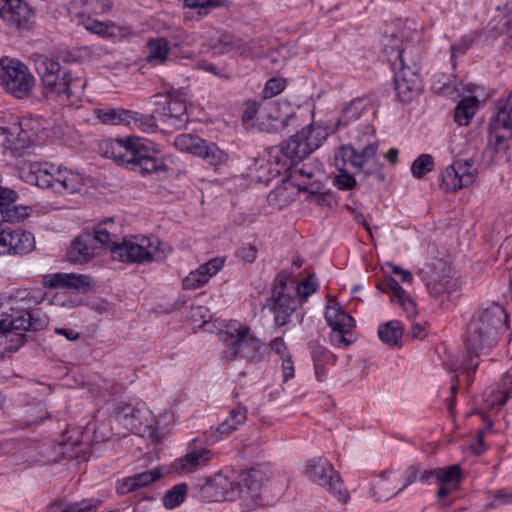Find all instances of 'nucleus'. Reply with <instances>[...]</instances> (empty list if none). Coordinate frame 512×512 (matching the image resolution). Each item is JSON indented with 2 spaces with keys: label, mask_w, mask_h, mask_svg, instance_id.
<instances>
[{
  "label": "nucleus",
  "mask_w": 512,
  "mask_h": 512,
  "mask_svg": "<svg viewBox=\"0 0 512 512\" xmlns=\"http://www.w3.org/2000/svg\"><path fill=\"white\" fill-rule=\"evenodd\" d=\"M508 316L502 306L493 304L475 312L470 318L465 334V356L463 366L474 373L478 362L474 359L490 353L497 344L500 330Z\"/></svg>",
  "instance_id": "f257e3e1"
},
{
  "label": "nucleus",
  "mask_w": 512,
  "mask_h": 512,
  "mask_svg": "<svg viewBox=\"0 0 512 512\" xmlns=\"http://www.w3.org/2000/svg\"><path fill=\"white\" fill-rule=\"evenodd\" d=\"M327 137L321 127L309 125L289 138L280 146L266 150L267 159L257 160L255 170L261 171L267 167V173L257 176L258 180L266 182L279 175L282 169H287L319 148Z\"/></svg>",
  "instance_id": "f03ea898"
},
{
  "label": "nucleus",
  "mask_w": 512,
  "mask_h": 512,
  "mask_svg": "<svg viewBox=\"0 0 512 512\" xmlns=\"http://www.w3.org/2000/svg\"><path fill=\"white\" fill-rule=\"evenodd\" d=\"M240 480L234 473H219L207 479L203 490L214 501H233L240 498L248 508L260 505L261 489L269 481V475L260 468H253L241 474Z\"/></svg>",
  "instance_id": "7ed1b4c3"
},
{
  "label": "nucleus",
  "mask_w": 512,
  "mask_h": 512,
  "mask_svg": "<svg viewBox=\"0 0 512 512\" xmlns=\"http://www.w3.org/2000/svg\"><path fill=\"white\" fill-rule=\"evenodd\" d=\"M100 152L106 158L113 159L117 164L128 167L142 175L164 170L163 162L154 157V148L149 142L139 137L103 140L99 144Z\"/></svg>",
  "instance_id": "20e7f679"
},
{
  "label": "nucleus",
  "mask_w": 512,
  "mask_h": 512,
  "mask_svg": "<svg viewBox=\"0 0 512 512\" xmlns=\"http://www.w3.org/2000/svg\"><path fill=\"white\" fill-rule=\"evenodd\" d=\"M451 267L441 259H433L423 265L418 276L429 295L443 308L455 305L460 297L458 280L451 274Z\"/></svg>",
  "instance_id": "39448f33"
},
{
  "label": "nucleus",
  "mask_w": 512,
  "mask_h": 512,
  "mask_svg": "<svg viewBox=\"0 0 512 512\" xmlns=\"http://www.w3.org/2000/svg\"><path fill=\"white\" fill-rule=\"evenodd\" d=\"M22 173L26 182L40 188H50L59 194L74 193L83 186L79 173L48 163L31 162Z\"/></svg>",
  "instance_id": "423d86ee"
},
{
  "label": "nucleus",
  "mask_w": 512,
  "mask_h": 512,
  "mask_svg": "<svg viewBox=\"0 0 512 512\" xmlns=\"http://www.w3.org/2000/svg\"><path fill=\"white\" fill-rule=\"evenodd\" d=\"M377 150V143L366 145L360 152L350 145L341 146L334 155L335 166L340 172L334 179V185L340 190H351L356 186V179L346 170L347 164H350L357 172L371 175L372 167L366 168V166L375 162Z\"/></svg>",
  "instance_id": "0eeeda50"
},
{
  "label": "nucleus",
  "mask_w": 512,
  "mask_h": 512,
  "mask_svg": "<svg viewBox=\"0 0 512 512\" xmlns=\"http://www.w3.org/2000/svg\"><path fill=\"white\" fill-rule=\"evenodd\" d=\"M170 253V247L158 239L144 236L123 237L121 243L112 249V258L123 263L147 264L163 261Z\"/></svg>",
  "instance_id": "6e6552de"
},
{
  "label": "nucleus",
  "mask_w": 512,
  "mask_h": 512,
  "mask_svg": "<svg viewBox=\"0 0 512 512\" xmlns=\"http://www.w3.org/2000/svg\"><path fill=\"white\" fill-rule=\"evenodd\" d=\"M35 70L42 81L46 96L56 95L62 101L69 100L72 96H77L84 86L81 79L73 78L69 72H64L60 77L59 62L45 55L35 58Z\"/></svg>",
  "instance_id": "1a4fd4ad"
},
{
  "label": "nucleus",
  "mask_w": 512,
  "mask_h": 512,
  "mask_svg": "<svg viewBox=\"0 0 512 512\" xmlns=\"http://www.w3.org/2000/svg\"><path fill=\"white\" fill-rule=\"evenodd\" d=\"M222 340L228 347V359L231 361L241 358L256 363L264 358L267 350L250 328L238 321H230L226 325Z\"/></svg>",
  "instance_id": "9d476101"
},
{
  "label": "nucleus",
  "mask_w": 512,
  "mask_h": 512,
  "mask_svg": "<svg viewBox=\"0 0 512 512\" xmlns=\"http://www.w3.org/2000/svg\"><path fill=\"white\" fill-rule=\"evenodd\" d=\"M114 416L131 433L140 434L158 428V420L143 402L119 403L114 409Z\"/></svg>",
  "instance_id": "9b49d317"
},
{
  "label": "nucleus",
  "mask_w": 512,
  "mask_h": 512,
  "mask_svg": "<svg viewBox=\"0 0 512 512\" xmlns=\"http://www.w3.org/2000/svg\"><path fill=\"white\" fill-rule=\"evenodd\" d=\"M288 277L278 275L275 279V285L272 289L271 297L266 300L264 305L274 315V321L277 326L285 325L292 313L301 304L287 286Z\"/></svg>",
  "instance_id": "f8f14e48"
},
{
  "label": "nucleus",
  "mask_w": 512,
  "mask_h": 512,
  "mask_svg": "<svg viewBox=\"0 0 512 512\" xmlns=\"http://www.w3.org/2000/svg\"><path fill=\"white\" fill-rule=\"evenodd\" d=\"M305 475L313 483L326 488L340 501L345 502L348 499V492L343 482L327 459L322 457L310 459L306 464Z\"/></svg>",
  "instance_id": "ddd939ff"
},
{
  "label": "nucleus",
  "mask_w": 512,
  "mask_h": 512,
  "mask_svg": "<svg viewBox=\"0 0 512 512\" xmlns=\"http://www.w3.org/2000/svg\"><path fill=\"white\" fill-rule=\"evenodd\" d=\"M0 80L6 89L17 98L30 95L35 79L29 69L14 59L1 60Z\"/></svg>",
  "instance_id": "4468645a"
},
{
  "label": "nucleus",
  "mask_w": 512,
  "mask_h": 512,
  "mask_svg": "<svg viewBox=\"0 0 512 512\" xmlns=\"http://www.w3.org/2000/svg\"><path fill=\"white\" fill-rule=\"evenodd\" d=\"M296 121V109L289 102L264 101L260 117L261 131L279 133Z\"/></svg>",
  "instance_id": "2eb2a0df"
},
{
  "label": "nucleus",
  "mask_w": 512,
  "mask_h": 512,
  "mask_svg": "<svg viewBox=\"0 0 512 512\" xmlns=\"http://www.w3.org/2000/svg\"><path fill=\"white\" fill-rule=\"evenodd\" d=\"M476 176L473 159L457 160L441 174L442 185L447 191L455 192L458 189L471 185Z\"/></svg>",
  "instance_id": "dca6fc26"
},
{
  "label": "nucleus",
  "mask_w": 512,
  "mask_h": 512,
  "mask_svg": "<svg viewBox=\"0 0 512 512\" xmlns=\"http://www.w3.org/2000/svg\"><path fill=\"white\" fill-rule=\"evenodd\" d=\"M397 60V66L393 67L395 88L398 95L406 100L410 93L418 92L421 89L418 65L415 62L408 64L400 52L397 53Z\"/></svg>",
  "instance_id": "f3484780"
},
{
  "label": "nucleus",
  "mask_w": 512,
  "mask_h": 512,
  "mask_svg": "<svg viewBox=\"0 0 512 512\" xmlns=\"http://www.w3.org/2000/svg\"><path fill=\"white\" fill-rule=\"evenodd\" d=\"M460 476V467L458 465H452L446 468H435L430 470H422L420 468L418 477L423 483H429L432 478L436 479L440 484L437 496L440 499H444L446 496L458 489Z\"/></svg>",
  "instance_id": "a211bd4d"
},
{
  "label": "nucleus",
  "mask_w": 512,
  "mask_h": 512,
  "mask_svg": "<svg viewBox=\"0 0 512 512\" xmlns=\"http://www.w3.org/2000/svg\"><path fill=\"white\" fill-rule=\"evenodd\" d=\"M0 17L10 26L20 28L31 17V9L23 0H0Z\"/></svg>",
  "instance_id": "6ab92c4d"
},
{
  "label": "nucleus",
  "mask_w": 512,
  "mask_h": 512,
  "mask_svg": "<svg viewBox=\"0 0 512 512\" xmlns=\"http://www.w3.org/2000/svg\"><path fill=\"white\" fill-rule=\"evenodd\" d=\"M9 325L19 332H24L28 330H42L48 324V316L46 313H43L40 309H32L21 314L9 315Z\"/></svg>",
  "instance_id": "aec40b11"
},
{
  "label": "nucleus",
  "mask_w": 512,
  "mask_h": 512,
  "mask_svg": "<svg viewBox=\"0 0 512 512\" xmlns=\"http://www.w3.org/2000/svg\"><path fill=\"white\" fill-rule=\"evenodd\" d=\"M223 267V260L213 258L207 263L200 265L195 271L190 272L183 280L185 289H197L206 284L209 279L216 275Z\"/></svg>",
  "instance_id": "412c9836"
},
{
  "label": "nucleus",
  "mask_w": 512,
  "mask_h": 512,
  "mask_svg": "<svg viewBox=\"0 0 512 512\" xmlns=\"http://www.w3.org/2000/svg\"><path fill=\"white\" fill-rule=\"evenodd\" d=\"M95 256L94 237L91 232L83 231L71 244L68 258L73 263H86Z\"/></svg>",
  "instance_id": "4be33fe9"
},
{
  "label": "nucleus",
  "mask_w": 512,
  "mask_h": 512,
  "mask_svg": "<svg viewBox=\"0 0 512 512\" xmlns=\"http://www.w3.org/2000/svg\"><path fill=\"white\" fill-rule=\"evenodd\" d=\"M45 284L53 288H69L73 291H86L90 287L89 277L82 274L56 273L45 279Z\"/></svg>",
  "instance_id": "5701e85b"
},
{
  "label": "nucleus",
  "mask_w": 512,
  "mask_h": 512,
  "mask_svg": "<svg viewBox=\"0 0 512 512\" xmlns=\"http://www.w3.org/2000/svg\"><path fill=\"white\" fill-rule=\"evenodd\" d=\"M161 120L170 127L181 128L187 121V107L184 101L169 98L160 113Z\"/></svg>",
  "instance_id": "b1692460"
},
{
  "label": "nucleus",
  "mask_w": 512,
  "mask_h": 512,
  "mask_svg": "<svg viewBox=\"0 0 512 512\" xmlns=\"http://www.w3.org/2000/svg\"><path fill=\"white\" fill-rule=\"evenodd\" d=\"M162 477V472L158 468L145 471L130 477H127L117 487L119 494H126L145 488L150 484L156 482Z\"/></svg>",
  "instance_id": "393cba45"
},
{
  "label": "nucleus",
  "mask_w": 512,
  "mask_h": 512,
  "mask_svg": "<svg viewBox=\"0 0 512 512\" xmlns=\"http://www.w3.org/2000/svg\"><path fill=\"white\" fill-rule=\"evenodd\" d=\"M119 228L115 225L113 218H107L104 221L97 224L92 233L94 237V243H100L103 246H106L110 249L112 253V249L114 246L121 243L122 238L118 234Z\"/></svg>",
  "instance_id": "a878e982"
},
{
  "label": "nucleus",
  "mask_w": 512,
  "mask_h": 512,
  "mask_svg": "<svg viewBox=\"0 0 512 512\" xmlns=\"http://www.w3.org/2000/svg\"><path fill=\"white\" fill-rule=\"evenodd\" d=\"M325 320L332 330L353 329L355 326L354 319L335 301L328 303Z\"/></svg>",
  "instance_id": "bb28decb"
},
{
  "label": "nucleus",
  "mask_w": 512,
  "mask_h": 512,
  "mask_svg": "<svg viewBox=\"0 0 512 512\" xmlns=\"http://www.w3.org/2000/svg\"><path fill=\"white\" fill-rule=\"evenodd\" d=\"M112 7L110 0H83L80 6L73 5L70 14L73 17L85 19L92 15H101L109 11Z\"/></svg>",
  "instance_id": "cd10ccee"
},
{
  "label": "nucleus",
  "mask_w": 512,
  "mask_h": 512,
  "mask_svg": "<svg viewBox=\"0 0 512 512\" xmlns=\"http://www.w3.org/2000/svg\"><path fill=\"white\" fill-rule=\"evenodd\" d=\"M212 458L208 449L193 450L178 460V468L185 473H192L204 467Z\"/></svg>",
  "instance_id": "c85d7f7f"
},
{
  "label": "nucleus",
  "mask_w": 512,
  "mask_h": 512,
  "mask_svg": "<svg viewBox=\"0 0 512 512\" xmlns=\"http://www.w3.org/2000/svg\"><path fill=\"white\" fill-rule=\"evenodd\" d=\"M96 118L106 125H125L132 119V111L122 108H97L94 111Z\"/></svg>",
  "instance_id": "c756f323"
},
{
  "label": "nucleus",
  "mask_w": 512,
  "mask_h": 512,
  "mask_svg": "<svg viewBox=\"0 0 512 512\" xmlns=\"http://www.w3.org/2000/svg\"><path fill=\"white\" fill-rule=\"evenodd\" d=\"M196 156L202 158L213 167L226 164L229 158L225 150L221 149L217 144L206 140H203Z\"/></svg>",
  "instance_id": "7c9ffc66"
},
{
  "label": "nucleus",
  "mask_w": 512,
  "mask_h": 512,
  "mask_svg": "<svg viewBox=\"0 0 512 512\" xmlns=\"http://www.w3.org/2000/svg\"><path fill=\"white\" fill-rule=\"evenodd\" d=\"M369 101L364 98H356L346 105L337 120L336 127H345L358 120L368 110Z\"/></svg>",
  "instance_id": "2f4dec72"
},
{
  "label": "nucleus",
  "mask_w": 512,
  "mask_h": 512,
  "mask_svg": "<svg viewBox=\"0 0 512 512\" xmlns=\"http://www.w3.org/2000/svg\"><path fill=\"white\" fill-rule=\"evenodd\" d=\"M6 319L10 320V316ZM25 341V334L19 332L9 325V321L5 322L4 327L0 325V347L4 352H12L20 347Z\"/></svg>",
  "instance_id": "473e14b6"
},
{
  "label": "nucleus",
  "mask_w": 512,
  "mask_h": 512,
  "mask_svg": "<svg viewBox=\"0 0 512 512\" xmlns=\"http://www.w3.org/2000/svg\"><path fill=\"white\" fill-rule=\"evenodd\" d=\"M511 130H503V127H495L494 122L489 124V138L487 150L495 154L505 153L509 148V138Z\"/></svg>",
  "instance_id": "72a5a7b5"
},
{
  "label": "nucleus",
  "mask_w": 512,
  "mask_h": 512,
  "mask_svg": "<svg viewBox=\"0 0 512 512\" xmlns=\"http://www.w3.org/2000/svg\"><path fill=\"white\" fill-rule=\"evenodd\" d=\"M81 23L87 31L103 38H113L120 31L119 27L113 22H103L92 17L82 19Z\"/></svg>",
  "instance_id": "f704fd0d"
},
{
  "label": "nucleus",
  "mask_w": 512,
  "mask_h": 512,
  "mask_svg": "<svg viewBox=\"0 0 512 512\" xmlns=\"http://www.w3.org/2000/svg\"><path fill=\"white\" fill-rule=\"evenodd\" d=\"M246 409L242 407L234 408L230 411L227 418L215 429L216 434L229 435L238 429L246 421Z\"/></svg>",
  "instance_id": "c9c22d12"
},
{
  "label": "nucleus",
  "mask_w": 512,
  "mask_h": 512,
  "mask_svg": "<svg viewBox=\"0 0 512 512\" xmlns=\"http://www.w3.org/2000/svg\"><path fill=\"white\" fill-rule=\"evenodd\" d=\"M495 127H503V130H512V93L506 99L497 103V113L491 120Z\"/></svg>",
  "instance_id": "e433bc0d"
},
{
  "label": "nucleus",
  "mask_w": 512,
  "mask_h": 512,
  "mask_svg": "<svg viewBox=\"0 0 512 512\" xmlns=\"http://www.w3.org/2000/svg\"><path fill=\"white\" fill-rule=\"evenodd\" d=\"M478 109V99L474 96L463 98L455 108L454 119L459 125H468Z\"/></svg>",
  "instance_id": "4c0bfd02"
},
{
  "label": "nucleus",
  "mask_w": 512,
  "mask_h": 512,
  "mask_svg": "<svg viewBox=\"0 0 512 512\" xmlns=\"http://www.w3.org/2000/svg\"><path fill=\"white\" fill-rule=\"evenodd\" d=\"M11 254H28L35 248V239L30 232L11 230Z\"/></svg>",
  "instance_id": "58836bf2"
},
{
  "label": "nucleus",
  "mask_w": 512,
  "mask_h": 512,
  "mask_svg": "<svg viewBox=\"0 0 512 512\" xmlns=\"http://www.w3.org/2000/svg\"><path fill=\"white\" fill-rule=\"evenodd\" d=\"M147 49L148 62H156L161 64L167 59L169 53V42L166 38L163 37L153 38L148 41Z\"/></svg>",
  "instance_id": "ea45409f"
},
{
  "label": "nucleus",
  "mask_w": 512,
  "mask_h": 512,
  "mask_svg": "<svg viewBox=\"0 0 512 512\" xmlns=\"http://www.w3.org/2000/svg\"><path fill=\"white\" fill-rule=\"evenodd\" d=\"M380 339L388 345H397L403 335L402 325L397 320L389 321L378 329Z\"/></svg>",
  "instance_id": "a19ab883"
},
{
  "label": "nucleus",
  "mask_w": 512,
  "mask_h": 512,
  "mask_svg": "<svg viewBox=\"0 0 512 512\" xmlns=\"http://www.w3.org/2000/svg\"><path fill=\"white\" fill-rule=\"evenodd\" d=\"M19 129L24 131L30 139L37 143L43 137L46 127L41 118L25 117L20 120Z\"/></svg>",
  "instance_id": "79ce46f5"
},
{
  "label": "nucleus",
  "mask_w": 512,
  "mask_h": 512,
  "mask_svg": "<svg viewBox=\"0 0 512 512\" xmlns=\"http://www.w3.org/2000/svg\"><path fill=\"white\" fill-rule=\"evenodd\" d=\"M383 50L388 56V60L391 62L393 67H396L398 64L397 53H402L404 59L406 60V51L402 47V41L395 37L393 34L385 35L382 39Z\"/></svg>",
  "instance_id": "37998d69"
},
{
  "label": "nucleus",
  "mask_w": 512,
  "mask_h": 512,
  "mask_svg": "<svg viewBox=\"0 0 512 512\" xmlns=\"http://www.w3.org/2000/svg\"><path fill=\"white\" fill-rule=\"evenodd\" d=\"M512 391V369L509 370L503 379V390L497 391L495 395L491 394L486 398L490 407L503 406L511 397Z\"/></svg>",
  "instance_id": "c03bdc74"
},
{
  "label": "nucleus",
  "mask_w": 512,
  "mask_h": 512,
  "mask_svg": "<svg viewBox=\"0 0 512 512\" xmlns=\"http://www.w3.org/2000/svg\"><path fill=\"white\" fill-rule=\"evenodd\" d=\"M204 139L191 134H180L174 139V146L183 152L197 155Z\"/></svg>",
  "instance_id": "a18cd8bd"
},
{
  "label": "nucleus",
  "mask_w": 512,
  "mask_h": 512,
  "mask_svg": "<svg viewBox=\"0 0 512 512\" xmlns=\"http://www.w3.org/2000/svg\"><path fill=\"white\" fill-rule=\"evenodd\" d=\"M323 176V171L320 166L314 165L311 162H305L300 167H294L292 177L294 179L306 178L314 179L312 183H320V179Z\"/></svg>",
  "instance_id": "49530a36"
},
{
  "label": "nucleus",
  "mask_w": 512,
  "mask_h": 512,
  "mask_svg": "<svg viewBox=\"0 0 512 512\" xmlns=\"http://www.w3.org/2000/svg\"><path fill=\"white\" fill-rule=\"evenodd\" d=\"M298 187L300 190L309 192L317 204L321 206H331L333 198L329 192H321V183H310L299 182Z\"/></svg>",
  "instance_id": "de8ad7c7"
},
{
  "label": "nucleus",
  "mask_w": 512,
  "mask_h": 512,
  "mask_svg": "<svg viewBox=\"0 0 512 512\" xmlns=\"http://www.w3.org/2000/svg\"><path fill=\"white\" fill-rule=\"evenodd\" d=\"M127 126L137 128L143 132H154L157 125L153 115H143L132 111V119L129 120Z\"/></svg>",
  "instance_id": "09e8293b"
},
{
  "label": "nucleus",
  "mask_w": 512,
  "mask_h": 512,
  "mask_svg": "<svg viewBox=\"0 0 512 512\" xmlns=\"http://www.w3.org/2000/svg\"><path fill=\"white\" fill-rule=\"evenodd\" d=\"M9 148L16 157H20L24 154L25 150L36 144L29 136L19 129L17 135L8 140Z\"/></svg>",
  "instance_id": "8fccbe9b"
},
{
  "label": "nucleus",
  "mask_w": 512,
  "mask_h": 512,
  "mask_svg": "<svg viewBox=\"0 0 512 512\" xmlns=\"http://www.w3.org/2000/svg\"><path fill=\"white\" fill-rule=\"evenodd\" d=\"M187 489L186 484H178L169 490L163 498L165 508L173 509L179 506L185 499Z\"/></svg>",
  "instance_id": "3c124183"
},
{
  "label": "nucleus",
  "mask_w": 512,
  "mask_h": 512,
  "mask_svg": "<svg viewBox=\"0 0 512 512\" xmlns=\"http://www.w3.org/2000/svg\"><path fill=\"white\" fill-rule=\"evenodd\" d=\"M434 168V159L429 154H422L415 159L411 166L414 177L420 179Z\"/></svg>",
  "instance_id": "603ef678"
},
{
  "label": "nucleus",
  "mask_w": 512,
  "mask_h": 512,
  "mask_svg": "<svg viewBox=\"0 0 512 512\" xmlns=\"http://www.w3.org/2000/svg\"><path fill=\"white\" fill-rule=\"evenodd\" d=\"M289 289L299 298L301 303L317 290L316 278L314 275H310L306 280L298 284L297 287L290 286Z\"/></svg>",
  "instance_id": "864d4df0"
},
{
  "label": "nucleus",
  "mask_w": 512,
  "mask_h": 512,
  "mask_svg": "<svg viewBox=\"0 0 512 512\" xmlns=\"http://www.w3.org/2000/svg\"><path fill=\"white\" fill-rule=\"evenodd\" d=\"M377 287L384 293H392L399 304L405 303L406 292L394 278H386Z\"/></svg>",
  "instance_id": "5fc2aeb1"
},
{
  "label": "nucleus",
  "mask_w": 512,
  "mask_h": 512,
  "mask_svg": "<svg viewBox=\"0 0 512 512\" xmlns=\"http://www.w3.org/2000/svg\"><path fill=\"white\" fill-rule=\"evenodd\" d=\"M16 198L17 194L15 191L0 187V222L13 220L11 215L4 213V210H7L8 206L15 202Z\"/></svg>",
  "instance_id": "6e6d98bb"
},
{
  "label": "nucleus",
  "mask_w": 512,
  "mask_h": 512,
  "mask_svg": "<svg viewBox=\"0 0 512 512\" xmlns=\"http://www.w3.org/2000/svg\"><path fill=\"white\" fill-rule=\"evenodd\" d=\"M46 293L39 289H23L16 292V298L25 301L27 305H37L44 302Z\"/></svg>",
  "instance_id": "4d7b16f0"
},
{
  "label": "nucleus",
  "mask_w": 512,
  "mask_h": 512,
  "mask_svg": "<svg viewBox=\"0 0 512 512\" xmlns=\"http://www.w3.org/2000/svg\"><path fill=\"white\" fill-rule=\"evenodd\" d=\"M264 101L257 103L255 101H248L245 103V109L243 112V120L246 122L256 120V124L260 129V117L261 111L263 110Z\"/></svg>",
  "instance_id": "13d9d810"
},
{
  "label": "nucleus",
  "mask_w": 512,
  "mask_h": 512,
  "mask_svg": "<svg viewBox=\"0 0 512 512\" xmlns=\"http://www.w3.org/2000/svg\"><path fill=\"white\" fill-rule=\"evenodd\" d=\"M185 2L191 8H198L200 15H206L208 9L224 6L227 0H185Z\"/></svg>",
  "instance_id": "bf43d9fd"
},
{
  "label": "nucleus",
  "mask_w": 512,
  "mask_h": 512,
  "mask_svg": "<svg viewBox=\"0 0 512 512\" xmlns=\"http://www.w3.org/2000/svg\"><path fill=\"white\" fill-rule=\"evenodd\" d=\"M287 192V185L282 184L277 186L274 190H272L268 194V201L270 204L283 207L287 205V203L290 201V198L286 195Z\"/></svg>",
  "instance_id": "052dcab7"
},
{
  "label": "nucleus",
  "mask_w": 512,
  "mask_h": 512,
  "mask_svg": "<svg viewBox=\"0 0 512 512\" xmlns=\"http://www.w3.org/2000/svg\"><path fill=\"white\" fill-rule=\"evenodd\" d=\"M312 358L314 363L318 365L334 364L337 357L331 353L326 347L317 346L313 349Z\"/></svg>",
  "instance_id": "680f3d73"
},
{
  "label": "nucleus",
  "mask_w": 512,
  "mask_h": 512,
  "mask_svg": "<svg viewBox=\"0 0 512 512\" xmlns=\"http://www.w3.org/2000/svg\"><path fill=\"white\" fill-rule=\"evenodd\" d=\"M353 329H335L332 330L330 340L333 346L338 348H344L352 343V340L348 337Z\"/></svg>",
  "instance_id": "e2e57ef3"
},
{
  "label": "nucleus",
  "mask_w": 512,
  "mask_h": 512,
  "mask_svg": "<svg viewBox=\"0 0 512 512\" xmlns=\"http://www.w3.org/2000/svg\"><path fill=\"white\" fill-rule=\"evenodd\" d=\"M99 501L84 500L79 503L67 505L61 512H96Z\"/></svg>",
  "instance_id": "0e129e2a"
},
{
  "label": "nucleus",
  "mask_w": 512,
  "mask_h": 512,
  "mask_svg": "<svg viewBox=\"0 0 512 512\" xmlns=\"http://www.w3.org/2000/svg\"><path fill=\"white\" fill-rule=\"evenodd\" d=\"M285 80L284 79H270L267 81L265 88L263 90V95L265 99L271 98L280 94L285 88Z\"/></svg>",
  "instance_id": "69168bd1"
},
{
  "label": "nucleus",
  "mask_w": 512,
  "mask_h": 512,
  "mask_svg": "<svg viewBox=\"0 0 512 512\" xmlns=\"http://www.w3.org/2000/svg\"><path fill=\"white\" fill-rule=\"evenodd\" d=\"M419 473H420V466L418 465H412L410 467H408L404 474H403V481H404V484L402 487H400L396 492H394L392 495H397L398 493H400L401 491H403L406 487H408L409 485H411L412 483H414L417 478H419Z\"/></svg>",
  "instance_id": "338daca9"
},
{
  "label": "nucleus",
  "mask_w": 512,
  "mask_h": 512,
  "mask_svg": "<svg viewBox=\"0 0 512 512\" xmlns=\"http://www.w3.org/2000/svg\"><path fill=\"white\" fill-rule=\"evenodd\" d=\"M258 249L252 244H243L237 250V257L241 260L252 263L257 257Z\"/></svg>",
  "instance_id": "774afa93"
}]
</instances>
